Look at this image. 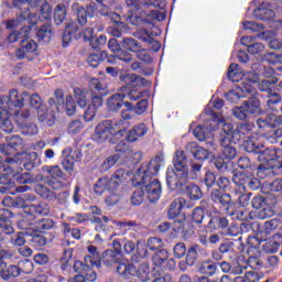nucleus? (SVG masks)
<instances>
[{"label": "nucleus", "instance_id": "obj_1", "mask_svg": "<svg viewBox=\"0 0 282 282\" xmlns=\"http://www.w3.org/2000/svg\"><path fill=\"white\" fill-rule=\"evenodd\" d=\"M128 175L129 173L124 172V170H117L110 180L107 177L99 178L94 187L96 195L108 191L109 194L106 196V204L107 206H116L120 202L118 187L127 181Z\"/></svg>", "mask_w": 282, "mask_h": 282}, {"label": "nucleus", "instance_id": "obj_2", "mask_svg": "<svg viewBox=\"0 0 282 282\" xmlns=\"http://www.w3.org/2000/svg\"><path fill=\"white\" fill-rule=\"evenodd\" d=\"M117 272L121 276H138L142 282H147L151 279V268H149L147 263L141 264L137 269L135 265L129 262H120L117 265Z\"/></svg>", "mask_w": 282, "mask_h": 282}, {"label": "nucleus", "instance_id": "obj_3", "mask_svg": "<svg viewBox=\"0 0 282 282\" xmlns=\"http://www.w3.org/2000/svg\"><path fill=\"white\" fill-rule=\"evenodd\" d=\"M20 6H30L36 8L40 12L39 21H50L52 19V7L47 0H18Z\"/></svg>", "mask_w": 282, "mask_h": 282}, {"label": "nucleus", "instance_id": "obj_4", "mask_svg": "<svg viewBox=\"0 0 282 282\" xmlns=\"http://www.w3.org/2000/svg\"><path fill=\"white\" fill-rule=\"evenodd\" d=\"M206 144L207 149H204L203 147H199L197 142H189L185 145V151L186 153H192L195 160H208V158H210V151H215L217 147L213 141H208Z\"/></svg>", "mask_w": 282, "mask_h": 282}, {"label": "nucleus", "instance_id": "obj_5", "mask_svg": "<svg viewBox=\"0 0 282 282\" xmlns=\"http://www.w3.org/2000/svg\"><path fill=\"white\" fill-rule=\"evenodd\" d=\"M164 164V156H155L149 164H143L139 171L143 174L142 184H147L151 180V176L158 175L160 167Z\"/></svg>", "mask_w": 282, "mask_h": 282}, {"label": "nucleus", "instance_id": "obj_6", "mask_svg": "<svg viewBox=\"0 0 282 282\" xmlns=\"http://www.w3.org/2000/svg\"><path fill=\"white\" fill-rule=\"evenodd\" d=\"M90 89V96L93 100V105H90V107H95V109H98V107H102V97L107 96V85L100 83L98 78H91Z\"/></svg>", "mask_w": 282, "mask_h": 282}, {"label": "nucleus", "instance_id": "obj_7", "mask_svg": "<svg viewBox=\"0 0 282 282\" xmlns=\"http://www.w3.org/2000/svg\"><path fill=\"white\" fill-rule=\"evenodd\" d=\"M12 212L9 209H0V243L6 242V236L14 235V227H12Z\"/></svg>", "mask_w": 282, "mask_h": 282}, {"label": "nucleus", "instance_id": "obj_8", "mask_svg": "<svg viewBox=\"0 0 282 282\" xmlns=\"http://www.w3.org/2000/svg\"><path fill=\"white\" fill-rule=\"evenodd\" d=\"M173 165L178 175H185V177H188L189 180H195V175L188 174V160L186 159L184 151L177 150L175 152Z\"/></svg>", "mask_w": 282, "mask_h": 282}, {"label": "nucleus", "instance_id": "obj_9", "mask_svg": "<svg viewBox=\"0 0 282 282\" xmlns=\"http://www.w3.org/2000/svg\"><path fill=\"white\" fill-rule=\"evenodd\" d=\"M112 135L111 120H104L96 126L93 140L98 142V144H102L104 142H107V140H109V138Z\"/></svg>", "mask_w": 282, "mask_h": 282}, {"label": "nucleus", "instance_id": "obj_10", "mask_svg": "<svg viewBox=\"0 0 282 282\" xmlns=\"http://www.w3.org/2000/svg\"><path fill=\"white\" fill-rule=\"evenodd\" d=\"M72 10L77 14V21L79 25L87 24V18L94 17V11L96 10V3H90L86 7L80 6L78 2L72 4Z\"/></svg>", "mask_w": 282, "mask_h": 282}, {"label": "nucleus", "instance_id": "obj_11", "mask_svg": "<svg viewBox=\"0 0 282 282\" xmlns=\"http://www.w3.org/2000/svg\"><path fill=\"white\" fill-rule=\"evenodd\" d=\"M152 261L155 268L175 270V260L169 259V251L164 249L156 251L152 257Z\"/></svg>", "mask_w": 282, "mask_h": 282}, {"label": "nucleus", "instance_id": "obj_12", "mask_svg": "<svg viewBox=\"0 0 282 282\" xmlns=\"http://www.w3.org/2000/svg\"><path fill=\"white\" fill-rule=\"evenodd\" d=\"M186 174L175 173L174 170L167 169L166 171V184L171 191H175V188H182V186H186L188 181L191 180Z\"/></svg>", "mask_w": 282, "mask_h": 282}, {"label": "nucleus", "instance_id": "obj_13", "mask_svg": "<svg viewBox=\"0 0 282 282\" xmlns=\"http://www.w3.org/2000/svg\"><path fill=\"white\" fill-rule=\"evenodd\" d=\"M210 199L214 204L220 206V208H225L227 213L232 210V196H230V194L221 193L219 189H213L210 193Z\"/></svg>", "mask_w": 282, "mask_h": 282}, {"label": "nucleus", "instance_id": "obj_14", "mask_svg": "<svg viewBox=\"0 0 282 282\" xmlns=\"http://www.w3.org/2000/svg\"><path fill=\"white\" fill-rule=\"evenodd\" d=\"M23 21H26L29 25H36V14L30 12V9L28 7H24V10L21 9L18 18L15 20H11L7 23L8 29L17 28L19 23H23Z\"/></svg>", "mask_w": 282, "mask_h": 282}, {"label": "nucleus", "instance_id": "obj_15", "mask_svg": "<svg viewBox=\"0 0 282 282\" xmlns=\"http://www.w3.org/2000/svg\"><path fill=\"white\" fill-rule=\"evenodd\" d=\"M150 19H156V21H162L164 19V14H162L159 10H151L149 13L143 12L140 15H130L129 22L132 25H143V23H149Z\"/></svg>", "mask_w": 282, "mask_h": 282}, {"label": "nucleus", "instance_id": "obj_16", "mask_svg": "<svg viewBox=\"0 0 282 282\" xmlns=\"http://www.w3.org/2000/svg\"><path fill=\"white\" fill-rule=\"evenodd\" d=\"M147 182L149 183H145L141 188H143V192L150 202H158L162 195V184H160L159 180H150Z\"/></svg>", "mask_w": 282, "mask_h": 282}, {"label": "nucleus", "instance_id": "obj_17", "mask_svg": "<svg viewBox=\"0 0 282 282\" xmlns=\"http://www.w3.org/2000/svg\"><path fill=\"white\" fill-rule=\"evenodd\" d=\"M248 131L250 129H248V124L246 123L238 126L236 130L232 123H223V133L220 135H231L234 140H241Z\"/></svg>", "mask_w": 282, "mask_h": 282}, {"label": "nucleus", "instance_id": "obj_18", "mask_svg": "<svg viewBox=\"0 0 282 282\" xmlns=\"http://www.w3.org/2000/svg\"><path fill=\"white\" fill-rule=\"evenodd\" d=\"M36 116L39 122L44 127H54V122H56L54 109L48 110L47 106H40L36 110Z\"/></svg>", "mask_w": 282, "mask_h": 282}, {"label": "nucleus", "instance_id": "obj_19", "mask_svg": "<svg viewBox=\"0 0 282 282\" xmlns=\"http://www.w3.org/2000/svg\"><path fill=\"white\" fill-rule=\"evenodd\" d=\"M126 4L133 12L134 10H147V8H162V0H126Z\"/></svg>", "mask_w": 282, "mask_h": 282}, {"label": "nucleus", "instance_id": "obj_20", "mask_svg": "<svg viewBox=\"0 0 282 282\" xmlns=\"http://www.w3.org/2000/svg\"><path fill=\"white\" fill-rule=\"evenodd\" d=\"M249 144H251L252 148L247 147L248 153H257L260 160H267L268 162L276 155V152L274 150L270 148H265V145L263 144L257 145L252 142H249Z\"/></svg>", "mask_w": 282, "mask_h": 282}, {"label": "nucleus", "instance_id": "obj_21", "mask_svg": "<svg viewBox=\"0 0 282 282\" xmlns=\"http://www.w3.org/2000/svg\"><path fill=\"white\" fill-rule=\"evenodd\" d=\"M18 160H21V163L25 171H32L36 166V160H39V153L36 152H22L18 154Z\"/></svg>", "mask_w": 282, "mask_h": 282}, {"label": "nucleus", "instance_id": "obj_22", "mask_svg": "<svg viewBox=\"0 0 282 282\" xmlns=\"http://www.w3.org/2000/svg\"><path fill=\"white\" fill-rule=\"evenodd\" d=\"M282 243V235L275 234L272 236V238L268 239L265 243L262 246V249L268 254H274L275 252H279V248Z\"/></svg>", "mask_w": 282, "mask_h": 282}, {"label": "nucleus", "instance_id": "obj_23", "mask_svg": "<svg viewBox=\"0 0 282 282\" xmlns=\"http://www.w3.org/2000/svg\"><path fill=\"white\" fill-rule=\"evenodd\" d=\"M83 160V153L79 150H75L70 152L62 162L64 171L67 173H72L74 171V165L76 162H80Z\"/></svg>", "mask_w": 282, "mask_h": 282}, {"label": "nucleus", "instance_id": "obj_24", "mask_svg": "<svg viewBox=\"0 0 282 282\" xmlns=\"http://www.w3.org/2000/svg\"><path fill=\"white\" fill-rule=\"evenodd\" d=\"M29 97H30V94L28 93H23L22 95H19V90L12 89L8 96L9 109H12V107H18V108L23 107L25 102V98H29Z\"/></svg>", "mask_w": 282, "mask_h": 282}, {"label": "nucleus", "instance_id": "obj_25", "mask_svg": "<svg viewBox=\"0 0 282 282\" xmlns=\"http://www.w3.org/2000/svg\"><path fill=\"white\" fill-rule=\"evenodd\" d=\"M37 44L33 40H24L21 41V47L17 51V57L23 59L26 54H32V52H36Z\"/></svg>", "mask_w": 282, "mask_h": 282}, {"label": "nucleus", "instance_id": "obj_26", "mask_svg": "<svg viewBox=\"0 0 282 282\" xmlns=\"http://www.w3.org/2000/svg\"><path fill=\"white\" fill-rule=\"evenodd\" d=\"M148 131L149 129L147 128V124L139 123L128 132L127 140L128 142H138L140 138H144V135H147Z\"/></svg>", "mask_w": 282, "mask_h": 282}, {"label": "nucleus", "instance_id": "obj_27", "mask_svg": "<svg viewBox=\"0 0 282 282\" xmlns=\"http://www.w3.org/2000/svg\"><path fill=\"white\" fill-rule=\"evenodd\" d=\"M89 254L85 257L86 265H96V268H100V252L96 246H88Z\"/></svg>", "mask_w": 282, "mask_h": 282}, {"label": "nucleus", "instance_id": "obj_28", "mask_svg": "<svg viewBox=\"0 0 282 282\" xmlns=\"http://www.w3.org/2000/svg\"><path fill=\"white\" fill-rule=\"evenodd\" d=\"M120 261H122V252L106 250L102 253V263L107 267H111L113 263H120Z\"/></svg>", "mask_w": 282, "mask_h": 282}, {"label": "nucleus", "instance_id": "obj_29", "mask_svg": "<svg viewBox=\"0 0 282 282\" xmlns=\"http://www.w3.org/2000/svg\"><path fill=\"white\" fill-rule=\"evenodd\" d=\"M127 98L124 94H115L107 100L108 111H119L122 108V100Z\"/></svg>", "mask_w": 282, "mask_h": 282}, {"label": "nucleus", "instance_id": "obj_30", "mask_svg": "<svg viewBox=\"0 0 282 282\" xmlns=\"http://www.w3.org/2000/svg\"><path fill=\"white\" fill-rule=\"evenodd\" d=\"M135 37L139 39L140 41H143V43H148L149 45H153V50L155 52H160V42L153 40V37H151L149 35V31H147L145 29H141V30H138L135 32Z\"/></svg>", "mask_w": 282, "mask_h": 282}, {"label": "nucleus", "instance_id": "obj_31", "mask_svg": "<svg viewBox=\"0 0 282 282\" xmlns=\"http://www.w3.org/2000/svg\"><path fill=\"white\" fill-rule=\"evenodd\" d=\"M67 19V6L59 3L54 8L53 21L55 25H63V21Z\"/></svg>", "mask_w": 282, "mask_h": 282}, {"label": "nucleus", "instance_id": "obj_32", "mask_svg": "<svg viewBox=\"0 0 282 282\" xmlns=\"http://www.w3.org/2000/svg\"><path fill=\"white\" fill-rule=\"evenodd\" d=\"M0 127L6 133H12V131H14V124L12 123V120H10L9 110L0 111Z\"/></svg>", "mask_w": 282, "mask_h": 282}, {"label": "nucleus", "instance_id": "obj_33", "mask_svg": "<svg viewBox=\"0 0 282 282\" xmlns=\"http://www.w3.org/2000/svg\"><path fill=\"white\" fill-rule=\"evenodd\" d=\"M215 131V128H208L206 126H197L193 130V135L198 140V142H205V140H208L210 138V132Z\"/></svg>", "mask_w": 282, "mask_h": 282}, {"label": "nucleus", "instance_id": "obj_34", "mask_svg": "<svg viewBox=\"0 0 282 282\" xmlns=\"http://www.w3.org/2000/svg\"><path fill=\"white\" fill-rule=\"evenodd\" d=\"M56 111H64L67 116L76 113V104L70 95L66 96L65 101H62V107H56Z\"/></svg>", "mask_w": 282, "mask_h": 282}, {"label": "nucleus", "instance_id": "obj_35", "mask_svg": "<svg viewBox=\"0 0 282 282\" xmlns=\"http://www.w3.org/2000/svg\"><path fill=\"white\" fill-rule=\"evenodd\" d=\"M209 230H221L228 228V219L226 217L213 216L207 225Z\"/></svg>", "mask_w": 282, "mask_h": 282}, {"label": "nucleus", "instance_id": "obj_36", "mask_svg": "<svg viewBox=\"0 0 282 282\" xmlns=\"http://www.w3.org/2000/svg\"><path fill=\"white\" fill-rule=\"evenodd\" d=\"M3 281H10V279H17L21 274V268L17 265H8L0 272Z\"/></svg>", "mask_w": 282, "mask_h": 282}, {"label": "nucleus", "instance_id": "obj_37", "mask_svg": "<svg viewBox=\"0 0 282 282\" xmlns=\"http://www.w3.org/2000/svg\"><path fill=\"white\" fill-rule=\"evenodd\" d=\"M253 17H256V19H260V21H270L275 17V14L271 9L260 7L253 10Z\"/></svg>", "mask_w": 282, "mask_h": 282}, {"label": "nucleus", "instance_id": "obj_38", "mask_svg": "<svg viewBox=\"0 0 282 282\" xmlns=\"http://www.w3.org/2000/svg\"><path fill=\"white\" fill-rule=\"evenodd\" d=\"M185 193H186L187 197H189V199H192L193 202H197L198 199H202V197L204 195L202 193V188H199V186H197L195 184L187 185Z\"/></svg>", "mask_w": 282, "mask_h": 282}, {"label": "nucleus", "instance_id": "obj_39", "mask_svg": "<svg viewBox=\"0 0 282 282\" xmlns=\"http://www.w3.org/2000/svg\"><path fill=\"white\" fill-rule=\"evenodd\" d=\"M30 26H22L20 32L14 31L9 34V43H17L19 39H28L30 36Z\"/></svg>", "mask_w": 282, "mask_h": 282}, {"label": "nucleus", "instance_id": "obj_40", "mask_svg": "<svg viewBox=\"0 0 282 282\" xmlns=\"http://www.w3.org/2000/svg\"><path fill=\"white\" fill-rule=\"evenodd\" d=\"M110 131L112 135H124V131H127V122L124 120H118L116 122L110 121Z\"/></svg>", "mask_w": 282, "mask_h": 282}, {"label": "nucleus", "instance_id": "obj_41", "mask_svg": "<svg viewBox=\"0 0 282 282\" xmlns=\"http://www.w3.org/2000/svg\"><path fill=\"white\" fill-rule=\"evenodd\" d=\"M3 206H12L13 208H25L28 204H25V200L23 199V196L15 197V199H12V197L7 196L2 200Z\"/></svg>", "mask_w": 282, "mask_h": 282}, {"label": "nucleus", "instance_id": "obj_42", "mask_svg": "<svg viewBox=\"0 0 282 282\" xmlns=\"http://www.w3.org/2000/svg\"><path fill=\"white\" fill-rule=\"evenodd\" d=\"M42 171L47 173L52 180H61V177H63V170L57 165H44L42 166Z\"/></svg>", "mask_w": 282, "mask_h": 282}, {"label": "nucleus", "instance_id": "obj_43", "mask_svg": "<svg viewBox=\"0 0 282 282\" xmlns=\"http://www.w3.org/2000/svg\"><path fill=\"white\" fill-rule=\"evenodd\" d=\"M20 147H23V139H21L19 135L11 137L9 143L7 144V149L9 153H12V155L19 151Z\"/></svg>", "mask_w": 282, "mask_h": 282}, {"label": "nucleus", "instance_id": "obj_44", "mask_svg": "<svg viewBox=\"0 0 282 282\" xmlns=\"http://www.w3.org/2000/svg\"><path fill=\"white\" fill-rule=\"evenodd\" d=\"M37 37L40 41L50 42L52 39V24H44L37 31Z\"/></svg>", "mask_w": 282, "mask_h": 282}, {"label": "nucleus", "instance_id": "obj_45", "mask_svg": "<svg viewBox=\"0 0 282 282\" xmlns=\"http://www.w3.org/2000/svg\"><path fill=\"white\" fill-rule=\"evenodd\" d=\"M121 45L123 50H128V52H138L141 47L140 43L133 37H123Z\"/></svg>", "mask_w": 282, "mask_h": 282}, {"label": "nucleus", "instance_id": "obj_46", "mask_svg": "<svg viewBox=\"0 0 282 282\" xmlns=\"http://www.w3.org/2000/svg\"><path fill=\"white\" fill-rule=\"evenodd\" d=\"M199 272L207 274V276H214L215 272H217V264L212 261H205L199 267Z\"/></svg>", "mask_w": 282, "mask_h": 282}, {"label": "nucleus", "instance_id": "obj_47", "mask_svg": "<svg viewBox=\"0 0 282 282\" xmlns=\"http://www.w3.org/2000/svg\"><path fill=\"white\" fill-rule=\"evenodd\" d=\"M74 96L77 105L82 109H85V107H87V91H83L80 88H75Z\"/></svg>", "mask_w": 282, "mask_h": 282}, {"label": "nucleus", "instance_id": "obj_48", "mask_svg": "<svg viewBox=\"0 0 282 282\" xmlns=\"http://www.w3.org/2000/svg\"><path fill=\"white\" fill-rule=\"evenodd\" d=\"M260 101L257 98H251L248 101H245L242 106H245V109L247 113H259V107H260Z\"/></svg>", "mask_w": 282, "mask_h": 282}, {"label": "nucleus", "instance_id": "obj_49", "mask_svg": "<svg viewBox=\"0 0 282 282\" xmlns=\"http://www.w3.org/2000/svg\"><path fill=\"white\" fill-rule=\"evenodd\" d=\"M30 213H34L35 215H50V205L47 203L30 205Z\"/></svg>", "mask_w": 282, "mask_h": 282}, {"label": "nucleus", "instance_id": "obj_50", "mask_svg": "<svg viewBox=\"0 0 282 282\" xmlns=\"http://www.w3.org/2000/svg\"><path fill=\"white\" fill-rule=\"evenodd\" d=\"M35 228L39 232H45V230H51L54 228V220L50 218H44L35 223Z\"/></svg>", "mask_w": 282, "mask_h": 282}, {"label": "nucleus", "instance_id": "obj_51", "mask_svg": "<svg viewBox=\"0 0 282 282\" xmlns=\"http://www.w3.org/2000/svg\"><path fill=\"white\" fill-rule=\"evenodd\" d=\"M126 31H127V24H124V22L112 24V26L108 29V33H110L111 36H115L117 39L122 36V32H126Z\"/></svg>", "mask_w": 282, "mask_h": 282}, {"label": "nucleus", "instance_id": "obj_52", "mask_svg": "<svg viewBox=\"0 0 282 282\" xmlns=\"http://www.w3.org/2000/svg\"><path fill=\"white\" fill-rule=\"evenodd\" d=\"M119 160H120V154H115L107 158L101 164V171L106 173V171H109L112 166H116Z\"/></svg>", "mask_w": 282, "mask_h": 282}, {"label": "nucleus", "instance_id": "obj_53", "mask_svg": "<svg viewBox=\"0 0 282 282\" xmlns=\"http://www.w3.org/2000/svg\"><path fill=\"white\" fill-rule=\"evenodd\" d=\"M124 107L127 109H123L121 111V120H133V118L135 117V111L133 110V104L129 102V101H126L123 102Z\"/></svg>", "mask_w": 282, "mask_h": 282}, {"label": "nucleus", "instance_id": "obj_54", "mask_svg": "<svg viewBox=\"0 0 282 282\" xmlns=\"http://www.w3.org/2000/svg\"><path fill=\"white\" fill-rule=\"evenodd\" d=\"M132 154H126L124 156L121 158L123 160V164H138L142 160V153L141 152H135L131 150Z\"/></svg>", "mask_w": 282, "mask_h": 282}, {"label": "nucleus", "instance_id": "obj_55", "mask_svg": "<svg viewBox=\"0 0 282 282\" xmlns=\"http://www.w3.org/2000/svg\"><path fill=\"white\" fill-rule=\"evenodd\" d=\"M144 195H147L144 193V187L137 188L131 196L133 206H140V204L144 202Z\"/></svg>", "mask_w": 282, "mask_h": 282}, {"label": "nucleus", "instance_id": "obj_56", "mask_svg": "<svg viewBox=\"0 0 282 282\" xmlns=\"http://www.w3.org/2000/svg\"><path fill=\"white\" fill-rule=\"evenodd\" d=\"M227 76L231 83H237L239 80V64H230Z\"/></svg>", "mask_w": 282, "mask_h": 282}, {"label": "nucleus", "instance_id": "obj_57", "mask_svg": "<svg viewBox=\"0 0 282 282\" xmlns=\"http://www.w3.org/2000/svg\"><path fill=\"white\" fill-rule=\"evenodd\" d=\"M258 219H268L270 217H274V209L272 207L265 205L264 207L260 208L257 214Z\"/></svg>", "mask_w": 282, "mask_h": 282}, {"label": "nucleus", "instance_id": "obj_58", "mask_svg": "<svg viewBox=\"0 0 282 282\" xmlns=\"http://www.w3.org/2000/svg\"><path fill=\"white\" fill-rule=\"evenodd\" d=\"M279 79L271 77L269 79H264L262 82H258V87L260 89V91H270V87H272V85H276Z\"/></svg>", "mask_w": 282, "mask_h": 282}, {"label": "nucleus", "instance_id": "obj_59", "mask_svg": "<svg viewBox=\"0 0 282 282\" xmlns=\"http://www.w3.org/2000/svg\"><path fill=\"white\" fill-rule=\"evenodd\" d=\"M11 243L12 246H15L17 248H21L23 246H25V234L20 231L17 235H14L13 237H11Z\"/></svg>", "mask_w": 282, "mask_h": 282}, {"label": "nucleus", "instance_id": "obj_60", "mask_svg": "<svg viewBox=\"0 0 282 282\" xmlns=\"http://www.w3.org/2000/svg\"><path fill=\"white\" fill-rule=\"evenodd\" d=\"M197 246L191 247L187 251L186 263L187 265H195V261H197Z\"/></svg>", "mask_w": 282, "mask_h": 282}, {"label": "nucleus", "instance_id": "obj_61", "mask_svg": "<svg viewBox=\"0 0 282 282\" xmlns=\"http://www.w3.org/2000/svg\"><path fill=\"white\" fill-rule=\"evenodd\" d=\"M116 151L117 153H120L119 155V160H121V158H124L126 154L131 155V150L129 148V145H127V143L124 141H120L117 147H116Z\"/></svg>", "mask_w": 282, "mask_h": 282}, {"label": "nucleus", "instance_id": "obj_62", "mask_svg": "<svg viewBox=\"0 0 282 282\" xmlns=\"http://www.w3.org/2000/svg\"><path fill=\"white\" fill-rule=\"evenodd\" d=\"M82 130H83V122H80V120H74L70 123H68L67 133H70L72 135H74Z\"/></svg>", "mask_w": 282, "mask_h": 282}, {"label": "nucleus", "instance_id": "obj_63", "mask_svg": "<svg viewBox=\"0 0 282 282\" xmlns=\"http://www.w3.org/2000/svg\"><path fill=\"white\" fill-rule=\"evenodd\" d=\"M174 257L176 259H182L186 256V245L184 242H178L173 248Z\"/></svg>", "mask_w": 282, "mask_h": 282}, {"label": "nucleus", "instance_id": "obj_64", "mask_svg": "<svg viewBox=\"0 0 282 282\" xmlns=\"http://www.w3.org/2000/svg\"><path fill=\"white\" fill-rule=\"evenodd\" d=\"M279 228V220L278 219H271L264 223V232L267 235H272L274 230Z\"/></svg>", "mask_w": 282, "mask_h": 282}]
</instances>
